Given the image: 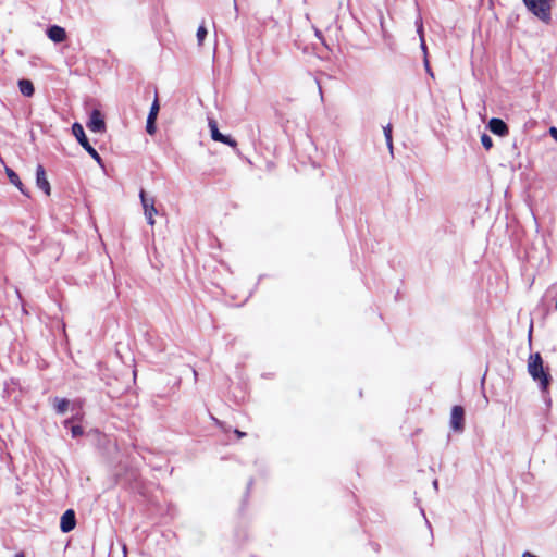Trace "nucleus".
<instances>
[{
  "label": "nucleus",
  "mask_w": 557,
  "mask_h": 557,
  "mask_svg": "<svg viewBox=\"0 0 557 557\" xmlns=\"http://www.w3.org/2000/svg\"><path fill=\"white\" fill-rule=\"evenodd\" d=\"M528 371L534 381H537L543 391L548 388L550 375L544 369L543 359L539 352L530 355L528 361Z\"/></svg>",
  "instance_id": "1"
},
{
  "label": "nucleus",
  "mask_w": 557,
  "mask_h": 557,
  "mask_svg": "<svg viewBox=\"0 0 557 557\" xmlns=\"http://www.w3.org/2000/svg\"><path fill=\"white\" fill-rule=\"evenodd\" d=\"M527 8L540 20H550V0H523Z\"/></svg>",
  "instance_id": "2"
},
{
  "label": "nucleus",
  "mask_w": 557,
  "mask_h": 557,
  "mask_svg": "<svg viewBox=\"0 0 557 557\" xmlns=\"http://www.w3.org/2000/svg\"><path fill=\"white\" fill-rule=\"evenodd\" d=\"M72 132H73V135L76 137L77 141L89 153V156L97 162H100L101 157L97 152V150L89 144V141L85 135L83 126L79 123H74L72 125Z\"/></svg>",
  "instance_id": "3"
},
{
  "label": "nucleus",
  "mask_w": 557,
  "mask_h": 557,
  "mask_svg": "<svg viewBox=\"0 0 557 557\" xmlns=\"http://www.w3.org/2000/svg\"><path fill=\"white\" fill-rule=\"evenodd\" d=\"M449 425L453 431L461 433L465 430V409L462 406L455 405L451 408Z\"/></svg>",
  "instance_id": "4"
},
{
  "label": "nucleus",
  "mask_w": 557,
  "mask_h": 557,
  "mask_svg": "<svg viewBox=\"0 0 557 557\" xmlns=\"http://www.w3.org/2000/svg\"><path fill=\"white\" fill-rule=\"evenodd\" d=\"M208 125L210 128L211 137L214 141L223 143L233 148L237 146V141L235 139L220 133L218 128V123L214 119H209Z\"/></svg>",
  "instance_id": "5"
},
{
  "label": "nucleus",
  "mask_w": 557,
  "mask_h": 557,
  "mask_svg": "<svg viewBox=\"0 0 557 557\" xmlns=\"http://www.w3.org/2000/svg\"><path fill=\"white\" fill-rule=\"evenodd\" d=\"M139 197H140L144 212H145L148 223L150 225H154V215L158 213V211L154 207V199L148 198L144 189L140 190Z\"/></svg>",
  "instance_id": "6"
},
{
  "label": "nucleus",
  "mask_w": 557,
  "mask_h": 557,
  "mask_svg": "<svg viewBox=\"0 0 557 557\" xmlns=\"http://www.w3.org/2000/svg\"><path fill=\"white\" fill-rule=\"evenodd\" d=\"M87 127L89 131L94 133H104L106 132V122L100 110L95 109L91 111L89 121L87 122Z\"/></svg>",
  "instance_id": "7"
},
{
  "label": "nucleus",
  "mask_w": 557,
  "mask_h": 557,
  "mask_svg": "<svg viewBox=\"0 0 557 557\" xmlns=\"http://www.w3.org/2000/svg\"><path fill=\"white\" fill-rule=\"evenodd\" d=\"M36 185L40 188L47 196L51 194V186L47 178V174L45 168L41 164H38L36 168Z\"/></svg>",
  "instance_id": "8"
},
{
  "label": "nucleus",
  "mask_w": 557,
  "mask_h": 557,
  "mask_svg": "<svg viewBox=\"0 0 557 557\" xmlns=\"http://www.w3.org/2000/svg\"><path fill=\"white\" fill-rule=\"evenodd\" d=\"M488 129L497 136L505 137L509 134L508 125L498 117H493L488 122Z\"/></svg>",
  "instance_id": "9"
},
{
  "label": "nucleus",
  "mask_w": 557,
  "mask_h": 557,
  "mask_svg": "<svg viewBox=\"0 0 557 557\" xmlns=\"http://www.w3.org/2000/svg\"><path fill=\"white\" fill-rule=\"evenodd\" d=\"M76 525L75 512L73 509H67L61 517L60 529L62 532L67 533L74 530Z\"/></svg>",
  "instance_id": "10"
},
{
  "label": "nucleus",
  "mask_w": 557,
  "mask_h": 557,
  "mask_svg": "<svg viewBox=\"0 0 557 557\" xmlns=\"http://www.w3.org/2000/svg\"><path fill=\"white\" fill-rule=\"evenodd\" d=\"M48 38L53 42H62L66 39V32L63 27L53 25L47 30Z\"/></svg>",
  "instance_id": "11"
},
{
  "label": "nucleus",
  "mask_w": 557,
  "mask_h": 557,
  "mask_svg": "<svg viewBox=\"0 0 557 557\" xmlns=\"http://www.w3.org/2000/svg\"><path fill=\"white\" fill-rule=\"evenodd\" d=\"M5 173L10 183L17 187L23 195L29 197V193L27 189L24 188V185L20 180V176L11 168L8 166L5 168Z\"/></svg>",
  "instance_id": "12"
},
{
  "label": "nucleus",
  "mask_w": 557,
  "mask_h": 557,
  "mask_svg": "<svg viewBox=\"0 0 557 557\" xmlns=\"http://www.w3.org/2000/svg\"><path fill=\"white\" fill-rule=\"evenodd\" d=\"M18 88L22 95L26 97H32L34 95V85L29 79H20Z\"/></svg>",
  "instance_id": "13"
},
{
  "label": "nucleus",
  "mask_w": 557,
  "mask_h": 557,
  "mask_svg": "<svg viewBox=\"0 0 557 557\" xmlns=\"http://www.w3.org/2000/svg\"><path fill=\"white\" fill-rule=\"evenodd\" d=\"M70 401L66 398H55L54 409L59 414L64 413L69 408Z\"/></svg>",
  "instance_id": "14"
},
{
  "label": "nucleus",
  "mask_w": 557,
  "mask_h": 557,
  "mask_svg": "<svg viewBox=\"0 0 557 557\" xmlns=\"http://www.w3.org/2000/svg\"><path fill=\"white\" fill-rule=\"evenodd\" d=\"M156 116L148 114L146 131L149 135H153L156 133Z\"/></svg>",
  "instance_id": "15"
},
{
  "label": "nucleus",
  "mask_w": 557,
  "mask_h": 557,
  "mask_svg": "<svg viewBox=\"0 0 557 557\" xmlns=\"http://www.w3.org/2000/svg\"><path fill=\"white\" fill-rule=\"evenodd\" d=\"M207 36V29L205 27V25H200L197 29V40H198V45H202L205 38Z\"/></svg>",
  "instance_id": "16"
},
{
  "label": "nucleus",
  "mask_w": 557,
  "mask_h": 557,
  "mask_svg": "<svg viewBox=\"0 0 557 557\" xmlns=\"http://www.w3.org/2000/svg\"><path fill=\"white\" fill-rule=\"evenodd\" d=\"M481 144L486 150H490L493 147V140L487 134H482Z\"/></svg>",
  "instance_id": "17"
},
{
  "label": "nucleus",
  "mask_w": 557,
  "mask_h": 557,
  "mask_svg": "<svg viewBox=\"0 0 557 557\" xmlns=\"http://www.w3.org/2000/svg\"><path fill=\"white\" fill-rule=\"evenodd\" d=\"M384 135H385L386 143H387L388 147L392 149L393 140H392V125L391 124H388L387 126L384 127Z\"/></svg>",
  "instance_id": "18"
},
{
  "label": "nucleus",
  "mask_w": 557,
  "mask_h": 557,
  "mask_svg": "<svg viewBox=\"0 0 557 557\" xmlns=\"http://www.w3.org/2000/svg\"><path fill=\"white\" fill-rule=\"evenodd\" d=\"M159 110H160V106H159L158 98L156 97L154 101L151 104V108H150V111H149V115H153V116L157 117L158 113H159Z\"/></svg>",
  "instance_id": "19"
},
{
  "label": "nucleus",
  "mask_w": 557,
  "mask_h": 557,
  "mask_svg": "<svg viewBox=\"0 0 557 557\" xmlns=\"http://www.w3.org/2000/svg\"><path fill=\"white\" fill-rule=\"evenodd\" d=\"M71 433H72L73 437H77V436L83 435L84 430H83V428L81 425H73L71 428Z\"/></svg>",
  "instance_id": "20"
},
{
  "label": "nucleus",
  "mask_w": 557,
  "mask_h": 557,
  "mask_svg": "<svg viewBox=\"0 0 557 557\" xmlns=\"http://www.w3.org/2000/svg\"><path fill=\"white\" fill-rule=\"evenodd\" d=\"M421 48L424 52V58H428V48H426L425 41L422 36H421Z\"/></svg>",
  "instance_id": "21"
},
{
  "label": "nucleus",
  "mask_w": 557,
  "mask_h": 557,
  "mask_svg": "<svg viewBox=\"0 0 557 557\" xmlns=\"http://www.w3.org/2000/svg\"><path fill=\"white\" fill-rule=\"evenodd\" d=\"M549 134L557 141V128L556 127H550L549 128Z\"/></svg>",
  "instance_id": "22"
},
{
  "label": "nucleus",
  "mask_w": 557,
  "mask_h": 557,
  "mask_svg": "<svg viewBox=\"0 0 557 557\" xmlns=\"http://www.w3.org/2000/svg\"><path fill=\"white\" fill-rule=\"evenodd\" d=\"M234 434L236 435L237 438H242V437L246 436V433L239 431L238 429L234 430Z\"/></svg>",
  "instance_id": "23"
},
{
  "label": "nucleus",
  "mask_w": 557,
  "mask_h": 557,
  "mask_svg": "<svg viewBox=\"0 0 557 557\" xmlns=\"http://www.w3.org/2000/svg\"><path fill=\"white\" fill-rule=\"evenodd\" d=\"M424 65H425L426 71H428L430 74H432L428 58H424Z\"/></svg>",
  "instance_id": "24"
},
{
  "label": "nucleus",
  "mask_w": 557,
  "mask_h": 557,
  "mask_svg": "<svg viewBox=\"0 0 557 557\" xmlns=\"http://www.w3.org/2000/svg\"><path fill=\"white\" fill-rule=\"evenodd\" d=\"M522 557H537V556L531 554L530 552H525V553H523Z\"/></svg>",
  "instance_id": "25"
},
{
  "label": "nucleus",
  "mask_w": 557,
  "mask_h": 557,
  "mask_svg": "<svg viewBox=\"0 0 557 557\" xmlns=\"http://www.w3.org/2000/svg\"><path fill=\"white\" fill-rule=\"evenodd\" d=\"M71 419L64 421V425L66 426L69 423H71Z\"/></svg>",
  "instance_id": "26"
},
{
  "label": "nucleus",
  "mask_w": 557,
  "mask_h": 557,
  "mask_svg": "<svg viewBox=\"0 0 557 557\" xmlns=\"http://www.w3.org/2000/svg\"><path fill=\"white\" fill-rule=\"evenodd\" d=\"M15 557H25L23 553L16 554Z\"/></svg>",
  "instance_id": "27"
}]
</instances>
